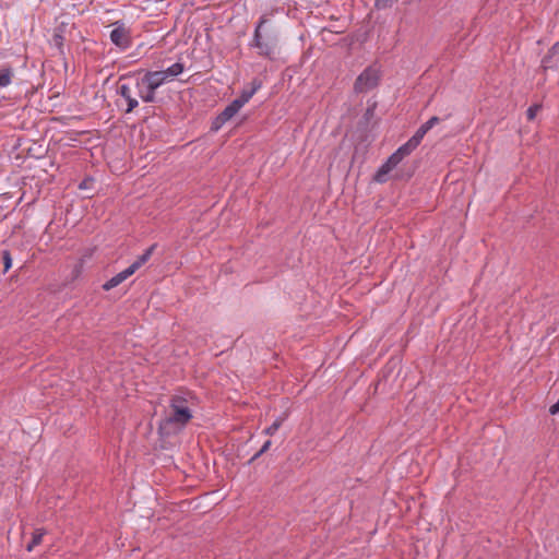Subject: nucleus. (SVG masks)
Masks as SVG:
<instances>
[{
	"mask_svg": "<svg viewBox=\"0 0 559 559\" xmlns=\"http://www.w3.org/2000/svg\"><path fill=\"white\" fill-rule=\"evenodd\" d=\"M167 79L164 71H147L142 76L134 74L120 76L117 83V94L126 102L127 107L123 112L130 114L139 106V100L133 94H140V98L145 103H154L156 90Z\"/></svg>",
	"mask_w": 559,
	"mask_h": 559,
	"instance_id": "nucleus-1",
	"label": "nucleus"
},
{
	"mask_svg": "<svg viewBox=\"0 0 559 559\" xmlns=\"http://www.w3.org/2000/svg\"><path fill=\"white\" fill-rule=\"evenodd\" d=\"M271 15V13H264L260 16L250 47L257 49L259 56L274 60L278 46V31Z\"/></svg>",
	"mask_w": 559,
	"mask_h": 559,
	"instance_id": "nucleus-2",
	"label": "nucleus"
},
{
	"mask_svg": "<svg viewBox=\"0 0 559 559\" xmlns=\"http://www.w3.org/2000/svg\"><path fill=\"white\" fill-rule=\"evenodd\" d=\"M170 412L160 424V429L166 428L169 425H176L178 427L186 426L192 418V412L188 406V401L181 396L175 395L170 399Z\"/></svg>",
	"mask_w": 559,
	"mask_h": 559,
	"instance_id": "nucleus-3",
	"label": "nucleus"
},
{
	"mask_svg": "<svg viewBox=\"0 0 559 559\" xmlns=\"http://www.w3.org/2000/svg\"><path fill=\"white\" fill-rule=\"evenodd\" d=\"M380 70L376 66L367 67L356 79L353 90L355 94H364L379 85Z\"/></svg>",
	"mask_w": 559,
	"mask_h": 559,
	"instance_id": "nucleus-4",
	"label": "nucleus"
},
{
	"mask_svg": "<svg viewBox=\"0 0 559 559\" xmlns=\"http://www.w3.org/2000/svg\"><path fill=\"white\" fill-rule=\"evenodd\" d=\"M110 39L117 47L122 49L128 48L131 44L129 31L122 25H119L111 31Z\"/></svg>",
	"mask_w": 559,
	"mask_h": 559,
	"instance_id": "nucleus-5",
	"label": "nucleus"
},
{
	"mask_svg": "<svg viewBox=\"0 0 559 559\" xmlns=\"http://www.w3.org/2000/svg\"><path fill=\"white\" fill-rule=\"evenodd\" d=\"M131 275H133V273L131 272V270L129 267H127L126 270H123L122 272L116 274L115 276H112L110 280H108L104 285H103V289L108 292L112 288H115L116 286H118L119 284H121L123 281H126L128 277H130Z\"/></svg>",
	"mask_w": 559,
	"mask_h": 559,
	"instance_id": "nucleus-6",
	"label": "nucleus"
},
{
	"mask_svg": "<svg viewBox=\"0 0 559 559\" xmlns=\"http://www.w3.org/2000/svg\"><path fill=\"white\" fill-rule=\"evenodd\" d=\"M156 247L157 245L153 243L141 255H139L136 260L129 266L133 274L150 260Z\"/></svg>",
	"mask_w": 559,
	"mask_h": 559,
	"instance_id": "nucleus-7",
	"label": "nucleus"
},
{
	"mask_svg": "<svg viewBox=\"0 0 559 559\" xmlns=\"http://www.w3.org/2000/svg\"><path fill=\"white\" fill-rule=\"evenodd\" d=\"M250 88H245L242 90L239 98L245 103L247 104L250 98L257 93L258 90L261 88L262 86V81L260 79H253L251 84H250Z\"/></svg>",
	"mask_w": 559,
	"mask_h": 559,
	"instance_id": "nucleus-8",
	"label": "nucleus"
},
{
	"mask_svg": "<svg viewBox=\"0 0 559 559\" xmlns=\"http://www.w3.org/2000/svg\"><path fill=\"white\" fill-rule=\"evenodd\" d=\"M392 169L393 167L388 162H385L374 174L373 180L379 183L385 182L388 180V175Z\"/></svg>",
	"mask_w": 559,
	"mask_h": 559,
	"instance_id": "nucleus-9",
	"label": "nucleus"
},
{
	"mask_svg": "<svg viewBox=\"0 0 559 559\" xmlns=\"http://www.w3.org/2000/svg\"><path fill=\"white\" fill-rule=\"evenodd\" d=\"M14 71L11 67H4L0 70V87H7L11 84Z\"/></svg>",
	"mask_w": 559,
	"mask_h": 559,
	"instance_id": "nucleus-10",
	"label": "nucleus"
},
{
	"mask_svg": "<svg viewBox=\"0 0 559 559\" xmlns=\"http://www.w3.org/2000/svg\"><path fill=\"white\" fill-rule=\"evenodd\" d=\"M46 531L44 528H36L32 534V540L27 544L26 550L32 551L35 546L39 545L43 540Z\"/></svg>",
	"mask_w": 559,
	"mask_h": 559,
	"instance_id": "nucleus-11",
	"label": "nucleus"
},
{
	"mask_svg": "<svg viewBox=\"0 0 559 559\" xmlns=\"http://www.w3.org/2000/svg\"><path fill=\"white\" fill-rule=\"evenodd\" d=\"M183 64L181 62H176L174 63L173 66H170L169 68H167L166 70H163L164 73L166 74L167 78L169 76H177L179 75L180 73L183 72Z\"/></svg>",
	"mask_w": 559,
	"mask_h": 559,
	"instance_id": "nucleus-12",
	"label": "nucleus"
},
{
	"mask_svg": "<svg viewBox=\"0 0 559 559\" xmlns=\"http://www.w3.org/2000/svg\"><path fill=\"white\" fill-rule=\"evenodd\" d=\"M429 130L427 129V127L425 124H421L418 130L415 132V134L409 139L416 146H418L421 142V140L424 139L425 134L428 132Z\"/></svg>",
	"mask_w": 559,
	"mask_h": 559,
	"instance_id": "nucleus-13",
	"label": "nucleus"
},
{
	"mask_svg": "<svg viewBox=\"0 0 559 559\" xmlns=\"http://www.w3.org/2000/svg\"><path fill=\"white\" fill-rule=\"evenodd\" d=\"M416 148H417V146L411 140H408L405 144L400 146L396 151L403 157H406V156L411 155Z\"/></svg>",
	"mask_w": 559,
	"mask_h": 559,
	"instance_id": "nucleus-14",
	"label": "nucleus"
},
{
	"mask_svg": "<svg viewBox=\"0 0 559 559\" xmlns=\"http://www.w3.org/2000/svg\"><path fill=\"white\" fill-rule=\"evenodd\" d=\"M559 55V41L554 44L550 49L548 50L547 55L543 58V64L544 67H547V64L550 62L551 58Z\"/></svg>",
	"mask_w": 559,
	"mask_h": 559,
	"instance_id": "nucleus-15",
	"label": "nucleus"
},
{
	"mask_svg": "<svg viewBox=\"0 0 559 559\" xmlns=\"http://www.w3.org/2000/svg\"><path fill=\"white\" fill-rule=\"evenodd\" d=\"M283 421L284 417H278L271 426L263 430V433L266 436H273L280 429Z\"/></svg>",
	"mask_w": 559,
	"mask_h": 559,
	"instance_id": "nucleus-16",
	"label": "nucleus"
},
{
	"mask_svg": "<svg viewBox=\"0 0 559 559\" xmlns=\"http://www.w3.org/2000/svg\"><path fill=\"white\" fill-rule=\"evenodd\" d=\"M84 259H80L73 266L72 269V272H71V276H72V280H76L78 277H80V275L82 274L83 272V269H84Z\"/></svg>",
	"mask_w": 559,
	"mask_h": 559,
	"instance_id": "nucleus-17",
	"label": "nucleus"
},
{
	"mask_svg": "<svg viewBox=\"0 0 559 559\" xmlns=\"http://www.w3.org/2000/svg\"><path fill=\"white\" fill-rule=\"evenodd\" d=\"M2 261H3V265H4L3 272L5 273L12 266V257H11V252L9 250L2 251Z\"/></svg>",
	"mask_w": 559,
	"mask_h": 559,
	"instance_id": "nucleus-18",
	"label": "nucleus"
},
{
	"mask_svg": "<svg viewBox=\"0 0 559 559\" xmlns=\"http://www.w3.org/2000/svg\"><path fill=\"white\" fill-rule=\"evenodd\" d=\"M397 0H374V7L378 10L391 8Z\"/></svg>",
	"mask_w": 559,
	"mask_h": 559,
	"instance_id": "nucleus-19",
	"label": "nucleus"
},
{
	"mask_svg": "<svg viewBox=\"0 0 559 559\" xmlns=\"http://www.w3.org/2000/svg\"><path fill=\"white\" fill-rule=\"evenodd\" d=\"M403 156L401 154H399L397 151H395L388 159L386 162L393 167L395 168L402 160H403Z\"/></svg>",
	"mask_w": 559,
	"mask_h": 559,
	"instance_id": "nucleus-20",
	"label": "nucleus"
},
{
	"mask_svg": "<svg viewBox=\"0 0 559 559\" xmlns=\"http://www.w3.org/2000/svg\"><path fill=\"white\" fill-rule=\"evenodd\" d=\"M237 112L230 107V105L226 106L225 109L219 114L221 120H230Z\"/></svg>",
	"mask_w": 559,
	"mask_h": 559,
	"instance_id": "nucleus-21",
	"label": "nucleus"
},
{
	"mask_svg": "<svg viewBox=\"0 0 559 559\" xmlns=\"http://www.w3.org/2000/svg\"><path fill=\"white\" fill-rule=\"evenodd\" d=\"M542 109V105L539 104H534L532 106L528 107L527 111H526V116H527V119L528 120H534L537 112Z\"/></svg>",
	"mask_w": 559,
	"mask_h": 559,
	"instance_id": "nucleus-22",
	"label": "nucleus"
},
{
	"mask_svg": "<svg viewBox=\"0 0 559 559\" xmlns=\"http://www.w3.org/2000/svg\"><path fill=\"white\" fill-rule=\"evenodd\" d=\"M63 41H64V37L62 36V34L58 31L55 32L53 43L59 49H61V47L63 46Z\"/></svg>",
	"mask_w": 559,
	"mask_h": 559,
	"instance_id": "nucleus-23",
	"label": "nucleus"
},
{
	"mask_svg": "<svg viewBox=\"0 0 559 559\" xmlns=\"http://www.w3.org/2000/svg\"><path fill=\"white\" fill-rule=\"evenodd\" d=\"M226 120H221V115H218L212 122L211 130L217 131L224 123H226Z\"/></svg>",
	"mask_w": 559,
	"mask_h": 559,
	"instance_id": "nucleus-24",
	"label": "nucleus"
},
{
	"mask_svg": "<svg viewBox=\"0 0 559 559\" xmlns=\"http://www.w3.org/2000/svg\"><path fill=\"white\" fill-rule=\"evenodd\" d=\"M229 105L236 112H238L242 108L245 103L239 97H237Z\"/></svg>",
	"mask_w": 559,
	"mask_h": 559,
	"instance_id": "nucleus-25",
	"label": "nucleus"
},
{
	"mask_svg": "<svg viewBox=\"0 0 559 559\" xmlns=\"http://www.w3.org/2000/svg\"><path fill=\"white\" fill-rule=\"evenodd\" d=\"M374 110H376V105L373 106H369L365 114H364V119L368 122L374 115Z\"/></svg>",
	"mask_w": 559,
	"mask_h": 559,
	"instance_id": "nucleus-26",
	"label": "nucleus"
},
{
	"mask_svg": "<svg viewBox=\"0 0 559 559\" xmlns=\"http://www.w3.org/2000/svg\"><path fill=\"white\" fill-rule=\"evenodd\" d=\"M440 118L437 116L431 117L428 121H426L424 124L427 127L428 130H430L432 127H435L437 123L440 122Z\"/></svg>",
	"mask_w": 559,
	"mask_h": 559,
	"instance_id": "nucleus-27",
	"label": "nucleus"
},
{
	"mask_svg": "<svg viewBox=\"0 0 559 559\" xmlns=\"http://www.w3.org/2000/svg\"><path fill=\"white\" fill-rule=\"evenodd\" d=\"M271 445H272V441H271V440H266V441L263 443V445L261 447V449H260V453H265L266 451H269V450H270V448H271Z\"/></svg>",
	"mask_w": 559,
	"mask_h": 559,
	"instance_id": "nucleus-28",
	"label": "nucleus"
},
{
	"mask_svg": "<svg viewBox=\"0 0 559 559\" xmlns=\"http://www.w3.org/2000/svg\"><path fill=\"white\" fill-rule=\"evenodd\" d=\"M263 453H260V450L249 460V464L258 460Z\"/></svg>",
	"mask_w": 559,
	"mask_h": 559,
	"instance_id": "nucleus-29",
	"label": "nucleus"
},
{
	"mask_svg": "<svg viewBox=\"0 0 559 559\" xmlns=\"http://www.w3.org/2000/svg\"><path fill=\"white\" fill-rule=\"evenodd\" d=\"M133 96L138 99V97L140 98V94H133Z\"/></svg>",
	"mask_w": 559,
	"mask_h": 559,
	"instance_id": "nucleus-30",
	"label": "nucleus"
}]
</instances>
